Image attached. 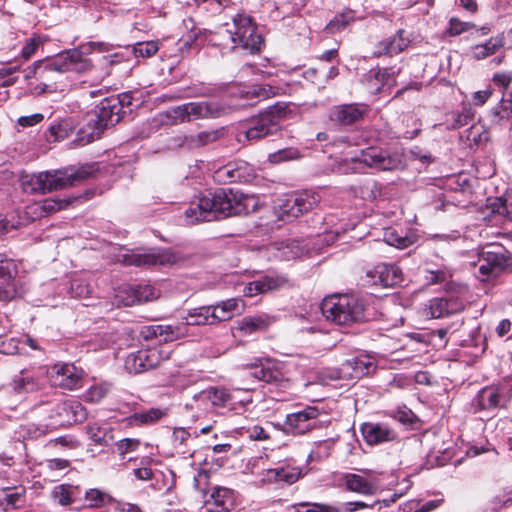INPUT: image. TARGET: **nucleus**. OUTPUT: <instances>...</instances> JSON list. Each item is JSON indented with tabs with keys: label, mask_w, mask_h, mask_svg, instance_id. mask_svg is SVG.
<instances>
[{
	"label": "nucleus",
	"mask_w": 512,
	"mask_h": 512,
	"mask_svg": "<svg viewBox=\"0 0 512 512\" xmlns=\"http://www.w3.org/2000/svg\"><path fill=\"white\" fill-rule=\"evenodd\" d=\"M255 207L254 197L232 189L220 188L214 193L203 194L192 199L184 211V220L187 225H193L228 216L246 215L254 211Z\"/></svg>",
	"instance_id": "f257e3e1"
},
{
	"label": "nucleus",
	"mask_w": 512,
	"mask_h": 512,
	"mask_svg": "<svg viewBox=\"0 0 512 512\" xmlns=\"http://www.w3.org/2000/svg\"><path fill=\"white\" fill-rule=\"evenodd\" d=\"M110 45L105 42L91 41L81 44L78 48L69 49L54 57L40 60L39 80L56 82L66 72L84 73L92 68V62L86 55L93 52H106Z\"/></svg>",
	"instance_id": "f03ea898"
},
{
	"label": "nucleus",
	"mask_w": 512,
	"mask_h": 512,
	"mask_svg": "<svg viewBox=\"0 0 512 512\" xmlns=\"http://www.w3.org/2000/svg\"><path fill=\"white\" fill-rule=\"evenodd\" d=\"M94 172V166L83 165L79 168L67 167L36 174H25L21 176L20 181L25 192L45 194L77 185L93 176Z\"/></svg>",
	"instance_id": "7ed1b4c3"
},
{
	"label": "nucleus",
	"mask_w": 512,
	"mask_h": 512,
	"mask_svg": "<svg viewBox=\"0 0 512 512\" xmlns=\"http://www.w3.org/2000/svg\"><path fill=\"white\" fill-rule=\"evenodd\" d=\"M226 39L225 45L232 49L240 48L248 53H257L264 44V39L257 32V26L253 19L245 13L235 14L230 23L224 24L221 32Z\"/></svg>",
	"instance_id": "20e7f679"
},
{
	"label": "nucleus",
	"mask_w": 512,
	"mask_h": 512,
	"mask_svg": "<svg viewBox=\"0 0 512 512\" xmlns=\"http://www.w3.org/2000/svg\"><path fill=\"white\" fill-rule=\"evenodd\" d=\"M121 119L120 102L114 96L103 99L87 114L86 124L80 131V141L90 143L99 139L108 126H113Z\"/></svg>",
	"instance_id": "39448f33"
},
{
	"label": "nucleus",
	"mask_w": 512,
	"mask_h": 512,
	"mask_svg": "<svg viewBox=\"0 0 512 512\" xmlns=\"http://www.w3.org/2000/svg\"><path fill=\"white\" fill-rule=\"evenodd\" d=\"M208 306L192 309L183 321L174 324H156L144 327L142 335L145 339H155L159 343H167L185 337L189 326L211 325Z\"/></svg>",
	"instance_id": "423d86ee"
},
{
	"label": "nucleus",
	"mask_w": 512,
	"mask_h": 512,
	"mask_svg": "<svg viewBox=\"0 0 512 512\" xmlns=\"http://www.w3.org/2000/svg\"><path fill=\"white\" fill-rule=\"evenodd\" d=\"M323 316L338 325H350L364 319L363 302L350 295H333L321 303Z\"/></svg>",
	"instance_id": "0eeeda50"
},
{
	"label": "nucleus",
	"mask_w": 512,
	"mask_h": 512,
	"mask_svg": "<svg viewBox=\"0 0 512 512\" xmlns=\"http://www.w3.org/2000/svg\"><path fill=\"white\" fill-rule=\"evenodd\" d=\"M180 256L171 249H122L117 261L128 266L148 267L155 265H173L178 263Z\"/></svg>",
	"instance_id": "6e6552de"
},
{
	"label": "nucleus",
	"mask_w": 512,
	"mask_h": 512,
	"mask_svg": "<svg viewBox=\"0 0 512 512\" xmlns=\"http://www.w3.org/2000/svg\"><path fill=\"white\" fill-rule=\"evenodd\" d=\"M225 112L224 105L219 101L203 100L176 106L168 112V116L174 124H178L200 119L218 118L224 115Z\"/></svg>",
	"instance_id": "1a4fd4ad"
},
{
	"label": "nucleus",
	"mask_w": 512,
	"mask_h": 512,
	"mask_svg": "<svg viewBox=\"0 0 512 512\" xmlns=\"http://www.w3.org/2000/svg\"><path fill=\"white\" fill-rule=\"evenodd\" d=\"M351 164L352 172H359L362 166L382 171L397 170L404 167L402 158L398 153H389L377 147L362 150L359 158L351 159Z\"/></svg>",
	"instance_id": "9d476101"
},
{
	"label": "nucleus",
	"mask_w": 512,
	"mask_h": 512,
	"mask_svg": "<svg viewBox=\"0 0 512 512\" xmlns=\"http://www.w3.org/2000/svg\"><path fill=\"white\" fill-rule=\"evenodd\" d=\"M284 114L282 107L274 106L259 113L247 121L243 131L244 137L249 141H257L268 135L276 134L280 130V119Z\"/></svg>",
	"instance_id": "9b49d317"
},
{
	"label": "nucleus",
	"mask_w": 512,
	"mask_h": 512,
	"mask_svg": "<svg viewBox=\"0 0 512 512\" xmlns=\"http://www.w3.org/2000/svg\"><path fill=\"white\" fill-rule=\"evenodd\" d=\"M510 262L508 251L500 244L490 243L479 252L477 277L486 281L501 273Z\"/></svg>",
	"instance_id": "f8f14e48"
},
{
	"label": "nucleus",
	"mask_w": 512,
	"mask_h": 512,
	"mask_svg": "<svg viewBox=\"0 0 512 512\" xmlns=\"http://www.w3.org/2000/svg\"><path fill=\"white\" fill-rule=\"evenodd\" d=\"M318 202L319 197L316 193L304 191L280 199L277 211L282 220H289L313 209Z\"/></svg>",
	"instance_id": "ddd939ff"
},
{
	"label": "nucleus",
	"mask_w": 512,
	"mask_h": 512,
	"mask_svg": "<svg viewBox=\"0 0 512 512\" xmlns=\"http://www.w3.org/2000/svg\"><path fill=\"white\" fill-rule=\"evenodd\" d=\"M83 376V369L76 367L72 363H56L48 372L52 385L66 390L80 388Z\"/></svg>",
	"instance_id": "4468645a"
},
{
	"label": "nucleus",
	"mask_w": 512,
	"mask_h": 512,
	"mask_svg": "<svg viewBox=\"0 0 512 512\" xmlns=\"http://www.w3.org/2000/svg\"><path fill=\"white\" fill-rule=\"evenodd\" d=\"M467 299L462 294H447L429 300L425 313L431 318H443L464 310Z\"/></svg>",
	"instance_id": "2eb2a0df"
},
{
	"label": "nucleus",
	"mask_w": 512,
	"mask_h": 512,
	"mask_svg": "<svg viewBox=\"0 0 512 512\" xmlns=\"http://www.w3.org/2000/svg\"><path fill=\"white\" fill-rule=\"evenodd\" d=\"M167 358L168 353H163L157 348L139 350L127 356L125 369L129 373H141L148 369L158 367Z\"/></svg>",
	"instance_id": "dca6fc26"
},
{
	"label": "nucleus",
	"mask_w": 512,
	"mask_h": 512,
	"mask_svg": "<svg viewBox=\"0 0 512 512\" xmlns=\"http://www.w3.org/2000/svg\"><path fill=\"white\" fill-rule=\"evenodd\" d=\"M374 368V362L370 357L366 355L355 356L342 363L341 367L333 371L329 378L331 380L358 379L368 375Z\"/></svg>",
	"instance_id": "f3484780"
},
{
	"label": "nucleus",
	"mask_w": 512,
	"mask_h": 512,
	"mask_svg": "<svg viewBox=\"0 0 512 512\" xmlns=\"http://www.w3.org/2000/svg\"><path fill=\"white\" fill-rule=\"evenodd\" d=\"M365 281L370 285L392 287L403 281V274L395 264L381 263L366 272Z\"/></svg>",
	"instance_id": "a211bd4d"
},
{
	"label": "nucleus",
	"mask_w": 512,
	"mask_h": 512,
	"mask_svg": "<svg viewBox=\"0 0 512 512\" xmlns=\"http://www.w3.org/2000/svg\"><path fill=\"white\" fill-rule=\"evenodd\" d=\"M86 408L76 400H67L55 404L51 417L59 425L83 422L87 418Z\"/></svg>",
	"instance_id": "6ab92c4d"
},
{
	"label": "nucleus",
	"mask_w": 512,
	"mask_h": 512,
	"mask_svg": "<svg viewBox=\"0 0 512 512\" xmlns=\"http://www.w3.org/2000/svg\"><path fill=\"white\" fill-rule=\"evenodd\" d=\"M319 410L316 407L308 406L301 411L288 414L285 425L298 434L306 433L317 426Z\"/></svg>",
	"instance_id": "aec40b11"
},
{
	"label": "nucleus",
	"mask_w": 512,
	"mask_h": 512,
	"mask_svg": "<svg viewBox=\"0 0 512 512\" xmlns=\"http://www.w3.org/2000/svg\"><path fill=\"white\" fill-rule=\"evenodd\" d=\"M261 256L268 260H291L298 257L301 249L296 240H285L270 243L259 249Z\"/></svg>",
	"instance_id": "412c9836"
},
{
	"label": "nucleus",
	"mask_w": 512,
	"mask_h": 512,
	"mask_svg": "<svg viewBox=\"0 0 512 512\" xmlns=\"http://www.w3.org/2000/svg\"><path fill=\"white\" fill-rule=\"evenodd\" d=\"M253 176V168L244 161L229 163L215 172V178L222 182H247Z\"/></svg>",
	"instance_id": "4be33fe9"
},
{
	"label": "nucleus",
	"mask_w": 512,
	"mask_h": 512,
	"mask_svg": "<svg viewBox=\"0 0 512 512\" xmlns=\"http://www.w3.org/2000/svg\"><path fill=\"white\" fill-rule=\"evenodd\" d=\"M235 504L234 493L225 487L213 488L210 497L205 501L209 512H228Z\"/></svg>",
	"instance_id": "5701e85b"
},
{
	"label": "nucleus",
	"mask_w": 512,
	"mask_h": 512,
	"mask_svg": "<svg viewBox=\"0 0 512 512\" xmlns=\"http://www.w3.org/2000/svg\"><path fill=\"white\" fill-rule=\"evenodd\" d=\"M409 43L410 39L405 36V31L401 29L398 30L395 35L380 41L377 44L373 55L376 57L393 56L407 48Z\"/></svg>",
	"instance_id": "b1692460"
},
{
	"label": "nucleus",
	"mask_w": 512,
	"mask_h": 512,
	"mask_svg": "<svg viewBox=\"0 0 512 512\" xmlns=\"http://www.w3.org/2000/svg\"><path fill=\"white\" fill-rule=\"evenodd\" d=\"M486 210L490 215L512 222V190H507L500 197H489Z\"/></svg>",
	"instance_id": "393cba45"
},
{
	"label": "nucleus",
	"mask_w": 512,
	"mask_h": 512,
	"mask_svg": "<svg viewBox=\"0 0 512 512\" xmlns=\"http://www.w3.org/2000/svg\"><path fill=\"white\" fill-rule=\"evenodd\" d=\"M364 439L369 444H380L389 442L396 438V432L387 424L365 423L361 428Z\"/></svg>",
	"instance_id": "a878e982"
},
{
	"label": "nucleus",
	"mask_w": 512,
	"mask_h": 512,
	"mask_svg": "<svg viewBox=\"0 0 512 512\" xmlns=\"http://www.w3.org/2000/svg\"><path fill=\"white\" fill-rule=\"evenodd\" d=\"M258 363L246 364V367L254 368L255 371L253 375L260 381H264L269 384L280 385L284 380V374L282 371L276 366V364L270 360H266L263 363L261 360H258Z\"/></svg>",
	"instance_id": "bb28decb"
},
{
	"label": "nucleus",
	"mask_w": 512,
	"mask_h": 512,
	"mask_svg": "<svg viewBox=\"0 0 512 512\" xmlns=\"http://www.w3.org/2000/svg\"><path fill=\"white\" fill-rule=\"evenodd\" d=\"M366 112L365 104H345L335 107L331 118L340 124L350 125L362 119Z\"/></svg>",
	"instance_id": "cd10ccee"
},
{
	"label": "nucleus",
	"mask_w": 512,
	"mask_h": 512,
	"mask_svg": "<svg viewBox=\"0 0 512 512\" xmlns=\"http://www.w3.org/2000/svg\"><path fill=\"white\" fill-rule=\"evenodd\" d=\"M239 303V299L231 298L222 301L217 305L208 306L210 310V324H218L233 318L234 315L240 312Z\"/></svg>",
	"instance_id": "c85d7f7f"
},
{
	"label": "nucleus",
	"mask_w": 512,
	"mask_h": 512,
	"mask_svg": "<svg viewBox=\"0 0 512 512\" xmlns=\"http://www.w3.org/2000/svg\"><path fill=\"white\" fill-rule=\"evenodd\" d=\"M168 415V409L150 408L145 411L135 412L127 418L130 426L151 425Z\"/></svg>",
	"instance_id": "c756f323"
},
{
	"label": "nucleus",
	"mask_w": 512,
	"mask_h": 512,
	"mask_svg": "<svg viewBox=\"0 0 512 512\" xmlns=\"http://www.w3.org/2000/svg\"><path fill=\"white\" fill-rule=\"evenodd\" d=\"M10 386L17 394L32 393L40 389V382L33 375L21 371L13 378Z\"/></svg>",
	"instance_id": "7c9ffc66"
},
{
	"label": "nucleus",
	"mask_w": 512,
	"mask_h": 512,
	"mask_svg": "<svg viewBox=\"0 0 512 512\" xmlns=\"http://www.w3.org/2000/svg\"><path fill=\"white\" fill-rule=\"evenodd\" d=\"M344 483L349 491L363 495H371L376 491V484L357 474H346Z\"/></svg>",
	"instance_id": "2f4dec72"
},
{
	"label": "nucleus",
	"mask_w": 512,
	"mask_h": 512,
	"mask_svg": "<svg viewBox=\"0 0 512 512\" xmlns=\"http://www.w3.org/2000/svg\"><path fill=\"white\" fill-rule=\"evenodd\" d=\"M474 112L469 105H464L461 111L450 112L445 116V125L447 129L456 130L465 125L473 119Z\"/></svg>",
	"instance_id": "473e14b6"
},
{
	"label": "nucleus",
	"mask_w": 512,
	"mask_h": 512,
	"mask_svg": "<svg viewBox=\"0 0 512 512\" xmlns=\"http://www.w3.org/2000/svg\"><path fill=\"white\" fill-rule=\"evenodd\" d=\"M199 400L209 401L213 406L224 407L232 399V395L225 388L210 387L197 396Z\"/></svg>",
	"instance_id": "72a5a7b5"
},
{
	"label": "nucleus",
	"mask_w": 512,
	"mask_h": 512,
	"mask_svg": "<svg viewBox=\"0 0 512 512\" xmlns=\"http://www.w3.org/2000/svg\"><path fill=\"white\" fill-rule=\"evenodd\" d=\"M301 476V470L298 467H279L270 469L267 472V478L269 480H275L279 482H284L287 484L295 483Z\"/></svg>",
	"instance_id": "f704fd0d"
},
{
	"label": "nucleus",
	"mask_w": 512,
	"mask_h": 512,
	"mask_svg": "<svg viewBox=\"0 0 512 512\" xmlns=\"http://www.w3.org/2000/svg\"><path fill=\"white\" fill-rule=\"evenodd\" d=\"M502 398L503 396L498 388L486 387L479 392L477 401L482 409H492L503 405Z\"/></svg>",
	"instance_id": "c9c22d12"
},
{
	"label": "nucleus",
	"mask_w": 512,
	"mask_h": 512,
	"mask_svg": "<svg viewBox=\"0 0 512 512\" xmlns=\"http://www.w3.org/2000/svg\"><path fill=\"white\" fill-rule=\"evenodd\" d=\"M271 323L267 315H254L244 317L240 323L239 329L247 334L265 330Z\"/></svg>",
	"instance_id": "e433bc0d"
},
{
	"label": "nucleus",
	"mask_w": 512,
	"mask_h": 512,
	"mask_svg": "<svg viewBox=\"0 0 512 512\" xmlns=\"http://www.w3.org/2000/svg\"><path fill=\"white\" fill-rule=\"evenodd\" d=\"M492 122L497 125L510 123L512 125V99L502 98L492 109Z\"/></svg>",
	"instance_id": "4c0bfd02"
},
{
	"label": "nucleus",
	"mask_w": 512,
	"mask_h": 512,
	"mask_svg": "<svg viewBox=\"0 0 512 512\" xmlns=\"http://www.w3.org/2000/svg\"><path fill=\"white\" fill-rule=\"evenodd\" d=\"M393 71L391 69L371 70L369 73V83L373 92H381L384 86L390 87L393 82Z\"/></svg>",
	"instance_id": "58836bf2"
},
{
	"label": "nucleus",
	"mask_w": 512,
	"mask_h": 512,
	"mask_svg": "<svg viewBox=\"0 0 512 512\" xmlns=\"http://www.w3.org/2000/svg\"><path fill=\"white\" fill-rule=\"evenodd\" d=\"M218 138L217 131H202L196 134L186 136L183 145L189 149L199 148L208 145Z\"/></svg>",
	"instance_id": "ea45409f"
},
{
	"label": "nucleus",
	"mask_w": 512,
	"mask_h": 512,
	"mask_svg": "<svg viewBox=\"0 0 512 512\" xmlns=\"http://www.w3.org/2000/svg\"><path fill=\"white\" fill-rule=\"evenodd\" d=\"M503 46V39L500 37H492L485 44L476 45L472 49L473 57L476 59H484L494 54Z\"/></svg>",
	"instance_id": "a19ab883"
},
{
	"label": "nucleus",
	"mask_w": 512,
	"mask_h": 512,
	"mask_svg": "<svg viewBox=\"0 0 512 512\" xmlns=\"http://www.w3.org/2000/svg\"><path fill=\"white\" fill-rule=\"evenodd\" d=\"M383 239L388 245L397 247L399 249L407 248L412 244V240L410 237L402 233H399L394 228L385 229Z\"/></svg>",
	"instance_id": "79ce46f5"
},
{
	"label": "nucleus",
	"mask_w": 512,
	"mask_h": 512,
	"mask_svg": "<svg viewBox=\"0 0 512 512\" xmlns=\"http://www.w3.org/2000/svg\"><path fill=\"white\" fill-rule=\"evenodd\" d=\"M288 279L283 275H266L258 279V287L262 293L274 291L287 285Z\"/></svg>",
	"instance_id": "37998d69"
},
{
	"label": "nucleus",
	"mask_w": 512,
	"mask_h": 512,
	"mask_svg": "<svg viewBox=\"0 0 512 512\" xmlns=\"http://www.w3.org/2000/svg\"><path fill=\"white\" fill-rule=\"evenodd\" d=\"M73 128V121L70 118L62 119L49 128V140L51 138H53V141L63 140L69 136Z\"/></svg>",
	"instance_id": "c03bdc74"
},
{
	"label": "nucleus",
	"mask_w": 512,
	"mask_h": 512,
	"mask_svg": "<svg viewBox=\"0 0 512 512\" xmlns=\"http://www.w3.org/2000/svg\"><path fill=\"white\" fill-rule=\"evenodd\" d=\"M115 300L119 306L128 307L137 304L135 286L122 285L119 287L115 294Z\"/></svg>",
	"instance_id": "a18cd8bd"
},
{
	"label": "nucleus",
	"mask_w": 512,
	"mask_h": 512,
	"mask_svg": "<svg viewBox=\"0 0 512 512\" xmlns=\"http://www.w3.org/2000/svg\"><path fill=\"white\" fill-rule=\"evenodd\" d=\"M354 20H355V13L352 10H346L343 13L336 15L334 17V19L328 23L327 29L330 32L334 33V32L344 29L347 25H349Z\"/></svg>",
	"instance_id": "49530a36"
},
{
	"label": "nucleus",
	"mask_w": 512,
	"mask_h": 512,
	"mask_svg": "<svg viewBox=\"0 0 512 512\" xmlns=\"http://www.w3.org/2000/svg\"><path fill=\"white\" fill-rule=\"evenodd\" d=\"M45 41L46 38L38 34H34L25 41L21 50V57L24 60H29L36 53L38 48L45 43Z\"/></svg>",
	"instance_id": "de8ad7c7"
},
{
	"label": "nucleus",
	"mask_w": 512,
	"mask_h": 512,
	"mask_svg": "<svg viewBox=\"0 0 512 512\" xmlns=\"http://www.w3.org/2000/svg\"><path fill=\"white\" fill-rule=\"evenodd\" d=\"M159 50L157 41L138 42L133 48L132 52L136 57L149 58L155 55Z\"/></svg>",
	"instance_id": "09e8293b"
},
{
	"label": "nucleus",
	"mask_w": 512,
	"mask_h": 512,
	"mask_svg": "<svg viewBox=\"0 0 512 512\" xmlns=\"http://www.w3.org/2000/svg\"><path fill=\"white\" fill-rule=\"evenodd\" d=\"M110 391L108 383H99L90 387L85 395L87 401L92 403L100 402Z\"/></svg>",
	"instance_id": "8fccbe9b"
},
{
	"label": "nucleus",
	"mask_w": 512,
	"mask_h": 512,
	"mask_svg": "<svg viewBox=\"0 0 512 512\" xmlns=\"http://www.w3.org/2000/svg\"><path fill=\"white\" fill-rule=\"evenodd\" d=\"M85 499L90 507L99 508L110 502L111 498L108 494L98 490L90 489L86 492Z\"/></svg>",
	"instance_id": "3c124183"
},
{
	"label": "nucleus",
	"mask_w": 512,
	"mask_h": 512,
	"mask_svg": "<svg viewBox=\"0 0 512 512\" xmlns=\"http://www.w3.org/2000/svg\"><path fill=\"white\" fill-rule=\"evenodd\" d=\"M474 27H475V25L471 22L461 21L457 17H452L449 20L447 33L450 36H458L462 33L470 31Z\"/></svg>",
	"instance_id": "603ef678"
},
{
	"label": "nucleus",
	"mask_w": 512,
	"mask_h": 512,
	"mask_svg": "<svg viewBox=\"0 0 512 512\" xmlns=\"http://www.w3.org/2000/svg\"><path fill=\"white\" fill-rule=\"evenodd\" d=\"M298 507H305L306 510L296 509L294 512H341L338 506L324 503H306L297 504Z\"/></svg>",
	"instance_id": "864d4df0"
},
{
	"label": "nucleus",
	"mask_w": 512,
	"mask_h": 512,
	"mask_svg": "<svg viewBox=\"0 0 512 512\" xmlns=\"http://www.w3.org/2000/svg\"><path fill=\"white\" fill-rule=\"evenodd\" d=\"M118 454L124 458L126 454L136 451L140 446V440L136 438H124L115 443Z\"/></svg>",
	"instance_id": "5fc2aeb1"
},
{
	"label": "nucleus",
	"mask_w": 512,
	"mask_h": 512,
	"mask_svg": "<svg viewBox=\"0 0 512 512\" xmlns=\"http://www.w3.org/2000/svg\"><path fill=\"white\" fill-rule=\"evenodd\" d=\"M190 438V433L182 427L175 428L172 434L173 445L179 452L185 453L183 449L187 445V441Z\"/></svg>",
	"instance_id": "6e6d98bb"
},
{
	"label": "nucleus",
	"mask_w": 512,
	"mask_h": 512,
	"mask_svg": "<svg viewBox=\"0 0 512 512\" xmlns=\"http://www.w3.org/2000/svg\"><path fill=\"white\" fill-rule=\"evenodd\" d=\"M89 438L98 445H107V432L97 424H91L87 427Z\"/></svg>",
	"instance_id": "4d7b16f0"
},
{
	"label": "nucleus",
	"mask_w": 512,
	"mask_h": 512,
	"mask_svg": "<svg viewBox=\"0 0 512 512\" xmlns=\"http://www.w3.org/2000/svg\"><path fill=\"white\" fill-rule=\"evenodd\" d=\"M69 204L68 200H54L49 199L45 200L41 205H37L35 207V210L38 208L42 210L43 213L50 214L57 212L65 207H67Z\"/></svg>",
	"instance_id": "13d9d810"
},
{
	"label": "nucleus",
	"mask_w": 512,
	"mask_h": 512,
	"mask_svg": "<svg viewBox=\"0 0 512 512\" xmlns=\"http://www.w3.org/2000/svg\"><path fill=\"white\" fill-rule=\"evenodd\" d=\"M136 295H137V303L151 301L157 298V292L153 286L146 285H137L135 286Z\"/></svg>",
	"instance_id": "bf43d9fd"
},
{
	"label": "nucleus",
	"mask_w": 512,
	"mask_h": 512,
	"mask_svg": "<svg viewBox=\"0 0 512 512\" xmlns=\"http://www.w3.org/2000/svg\"><path fill=\"white\" fill-rule=\"evenodd\" d=\"M19 340L13 337H0V353L13 355L19 351Z\"/></svg>",
	"instance_id": "052dcab7"
},
{
	"label": "nucleus",
	"mask_w": 512,
	"mask_h": 512,
	"mask_svg": "<svg viewBox=\"0 0 512 512\" xmlns=\"http://www.w3.org/2000/svg\"><path fill=\"white\" fill-rule=\"evenodd\" d=\"M361 197L366 200H374L381 194V188L377 182L367 181L361 188Z\"/></svg>",
	"instance_id": "680f3d73"
},
{
	"label": "nucleus",
	"mask_w": 512,
	"mask_h": 512,
	"mask_svg": "<svg viewBox=\"0 0 512 512\" xmlns=\"http://www.w3.org/2000/svg\"><path fill=\"white\" fill-rule=\"evenodd\" d=\"M138 93H139L138 91L127 92V93H123V94L115 97L120 102V111H122V109L124 107H137V106H139L141 104V100L136 98V95Z\"/></svg>",
	"instance_id": "e2e57ef3"
},
{
	"label": "nucleus",
	"mask_w": 512,
	"mask_h": 512,
	"mask_svg": "<svg viewBox=\"0 0 512 512\" xmlns=\"http://www.w3.org/2000/svg\"><path fill=\"white\" fill-rule=\"evenodd\" d=\"M52 496L54 501L61 505H68L71 503L70 492L64 485L56 486L53 489Z\"/></svg>",
	"instance_id": "0e129e2a"
},
{
	"label": "nucleus",
	"mask_w": 512,
	"mask_h": 512,
	"mask_svg": "<svg viewBox=\"0 0 512 512\" xmlns=\"http://www.w3.org/2000/svg\"><path fill=\"white\" fill-rule=\"evenodd\" d=\"M299 153L295 149H284L277 153L271 154L269 159L272 163H278L280 161L292 160L298 158Z\"/></svg>",
	"instance_id": "69168bd1"
},
{
	"label": "nucleus",
	"mask_w": 512,
	"mask_h": 512,
	"mask_svg": "<svg viewBox=\"0 0 512 512\" xmlns=\"http://www.w3.org/2000/svg\"><path fill=\"white\" fill-rule=\"evenodd\" d=\"M71 294L74 296V297H77V298H83V297H86L89 295L90 293V288L87 284H84L82 283V281L78 280V279H74L72 282H71Z\"/></svg>",
	"instance_id": "338daca9"
},
{
	"label": "nucleus",
	"mask_w": 512,
	"mask_h": 512,
	"mask_svg": "<svg viewBox=\"0 0 512 512\" xmlns=\"http://www.w3.org/2000/svg\"><path fill=\"white\" fill-rule=\"evenodd\" d=\"M332 444L333 443L331 440H324L322 442H319L317 445V449L311 451L309 457L310 458H314V457L321 458V457L328 456L329 450L331 449Z\"/></svg>",
	"instance_id": "774afa93"
}]
</instances>
